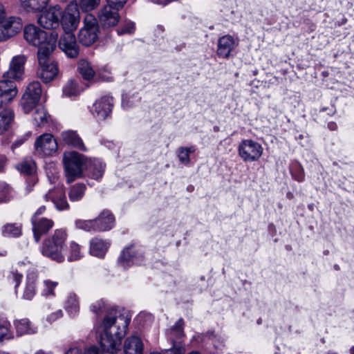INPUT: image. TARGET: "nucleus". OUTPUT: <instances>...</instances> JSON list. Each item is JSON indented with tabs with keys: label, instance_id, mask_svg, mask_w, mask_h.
<instances>
[{
	"label": "nucleus",
	"instance_id": "1",
	"mask_svg": "<svg viewBox=\"0 0 354 354\" xmlns=\"http://www.w3.org/2000/svg\"><path fill=\"white\" fill-rule=\"evenodd\" d=\"M25 62L26 57L24 55L14 57L8 71L3 73V80L0 81V135L9 129L14 119V113L8 104L17 96L18 90L12 80L22 79Z\"/></svg>",
	"mask_w": 354,
	"mask_h": 354
},
{
	"label": "nucleus",
	"instance_id": "2",
	"mask_svg": "<svg viewBox=\"0 0 354 354\" xmlns=\"http://www.w3.org/2000/svg\"><path fill=\"white\" fill-rule=\"evenodd\" d=\"M131 318L118 308L107 311L102 320L100 344L107 353H115L120 350L122 340L127 333Z\"/></svg>",
	"mask_w": 354,
	"mask_h": 354
},
{
	"label": "nucleus",
	"instance_id": "3",
	"mask_svg": "<svg viewBox=\"0 0 354 354\" xmlns=\"http://www.w3.org/2000/svg\"><path fill=\"white\" fill-rule=\"evenodd\" d=\"M57 39L58 35H53L50 41L39 47L37 51L39 66L37 74L44 83L53 80L59 73L57 64L50 57V55L56 48Z\"/></svg>",
	"mask_w": 354,
	"mask_h": 354
},
{
	"label": "nucleus",
	"instance_id": "4",
	"mask_svg": "<svg viewBox=\"0 0 354 354\" xmlns=\"http://www.w3.org/2000/svg\"><path fill=\"white\" fill-rule=\"evenodd\" d=\"M67 233L64 229H57L54 233L46 238L41 247V252L44 256L58 263L64 261L63 251Z\"/></svg>",
	"mask_w": 354,
	"mask_h": 354
},
{
	"label": "nucleus",
	"instance_id": "5",
	"mask_svg": "<svg viewBox=\"0 0 354 354\" xmlns=\"http://www.w3.org/2000/svg\"><path fill=\"white\" fill-rule=\"evenodd\" d=\"M63 162L66 182L69 184L82 177L86 157L75 151H66L63 154Z\"/></svg>",
	"mask_w": 354,
	"mask_h": 354
},
{
	"label": "nucleus",
	"instance_id": "6",
	"mask_svg": "<svg viewBox=\"0 0 354 354\" xmlns=\"http://www.w3.org/2000/svg\"><path fill=\"white\" fill-rule=\"evenodd\" d=\"M99 37V24L95 17L91 14L85 16L83 26L79 31L78 40L85 46L93 44Z\"/></svg>",
	"mask_w": 354,
	"mask_h": 354
},
{
	"label": "nucleus",
	"instance_id": "7",
	"mask_svg": "<svg viewBox=\"0 0 354 354\" xmlns=\"http://www.w3.org/2000/svg\"><path fill=\"white\" fill-rule=\"evenodd\" d=\"M80 23L79 6L76 1H71L65 10H62L59 24L62 25L64 32H73Z\"/></svg>",
	"mask_w": 354,
	"mask_h": 354
},
{
	"label": "nucleus",
	"instance_id": "8",
	"mask_svg": "<svg viewBox=\"0 0 354 354\" xmlns=\"http://www.w3.org/2000/svg\"><path fill=\"white\" fill-rule=\"evenodd\" d=\"M263 152V148L261 145L252 139L243 140L238 147L239 155L245 162L259 160Z\"/></svg>",
	"mask_w": 354,
	"mask_h": 354
},
{
	"label": "nucleus",
	"instance_id": "9",
	"mask_svg": "<svg viewBox=\"0 0 354 354\" xmlns=\"http://www.w3.org/2000/svg\"><path fill=\"white\" fill-rule=\"evenodd\" d=\"M53 35L58 34L52 32L49 35L33 24H28L24 27V36L25 39L31 45L41 47L50 41Z\"/></svg>",
	"mask_w": 354,
	"mask_h": 354
},
{
	"label": "nucleus",
	"instance_id": "10",
	"mask_svg": "<svg viewBox=\"0 0 354 354\" xmlns=\"http://www.w3.org/2000/svg\"><path fill=\"white\" fill-rule=\"evenodd\" d=\"M41 87L39 82L30 83L21 99V106L24 111L28 113L38 104L41 95Z\"/></svg>",
	"mask_w": 354,
	"mask_h": 354
},
{
	"label": "nucleus",
	"instance_id": "11",
	"mask_svg": "<svg viewBox=\"0 0 354 354\" xmlns=\"http://www.w3.org/2000/svg\"><path fill=\"white\" fill-rule=\"evenodd\" d=\"M143 261V255L134 244H131L122 251L118 259V266L126 270L133 265H138Z\"/></svg>",
	"mask_w": 354,
	"mask_h": 354
},
{
	"label": "nucleus",
	"instance_id": "12",
	"mask_svg": "<svg viewBox=\"0 0 354 354\" xmlns=\"http://www.w3.org/2000/svg\"><path fill=\"white\" fill-rule=\"evenodd\" d=\"M62 8L59 6L50 7L38 17V24L46 29H55L59 26Z\"/></svg>",
	"mask_w": 354,
	"mask_h": 354
},
{
	"label": "nucleus",
	"instance_id": "13",
	"mask_svg": "<svg viewBox=\"0 0 354 354\" xmlns=\"http://www.w3.org/2000/svg\"><path fill=\"white\" fill-rule=\"evenodd\" d=\"M119 10L109 4L104 6L97 13V22L103 28H110L116 26L120 20Z\"/></svg>",
	"mask_w": 354,
	"mask_h": 354
},
{
	"label": "nucleus",
	"instance_id": "14",
	"mask_svg": "<svg viewBox=\"0 0 354 354\" xmlns=\"http://www.w3.org/2000/svg\"><path fill=\"white\" fill-rule=\"evenodd\" d=\"M35 148L37 154L41 156H51L56 152L57 143L52 134L44 133L37 138Z\"/></svg>",
	"mask_w": 354,
	"mask_h": 354
},
{
	"label": "nucleus",
	"instance_id": "15",
	"mask_svg": "<svg viewBox=\"0 0 354 354\" xmlns=\"http://www.w3.org/2000/svg\"><path fill=\"white\" fill-rule=\"evenodd\" d=\"M59 47L69 58L74 59L79 55L80 48L73 32H64L59 41Z\"/></svg>",
	"mask_w": 354,
	"mask_h": 354
},
{
	"label": "nucleus",
	"instance_id": "16",
	"mask_svg": "<svg viewBox=\"0 0 354 354\" xmlns=\"http://www.w3.org/2000/svg\"><path fill=\"white\" fill-rule=\"evenodd\" d=\"M113 106V97L105 95L95 102L93 105L92 113L98 120H103L111 114Z\"/></svg>",
	"mask_w": 354,
	"mask_h": 354
},
{
	"label": "nucleus",
	"instance_id": "17",
	"mask_svg": "<svg viewBox=\"0 0 354 354\" xmlns=\"http://www.w3.org/2000/svg\"><path fill=\"white\" fill-rule=\"evenodd\" d=\"M46 201H51L55 208L59 211L68 210L69 204L67 202L65 190L63 187L58 186L49 191L44 195Z\"/></svg>",
	"mask_w": 354,
	"mask_h": 354
},
{
	"label": "nucleus",
	"instance_id": "18",
	"mask_svg": "<svg viewBox=\"0 0 354 354\" xmlns=\"http://www.w3.org/2000/svg\"><path fill=\"white\" fill-rule=\"evenodd\" d=\"M31 223L33 236L37 243L40 241L43 235L47 234L54 226L53 221L46 217L37 218L35 216H32Z\"/></svg>",
	"mask_w": 354,
	"mask_h": 354
},
{
	"label": "nucleus",
	"instance_id": "19",
	"mask_svg": "<svg viewBox=\"0 0 354 354\" xmlns=\"http://www.w3.org/2000/svg\"><path fill=\"white\" fill-rule=\"evenodd\" d=\"M60 141L63 145L77 149L82 151H86L87 149L76 131L66 130L60 134Z\"/></svg>",
	"mask_w": 354,
	"mask_h": 354
},
{
	"label": "nucleus",
	"instance_id": "20",
	"mask_svg": "<svg viewBox=\"0 0 354 354\" xmlns=\"http://www.w3.org/2000/svg\"><path fill=\"white\" fill-rule=\"evenodd\" d=\"M95 232H104L111 230L115 225V216L110 210L104 209L93 219Z\"/></svg>",
	"mask_w": 354,
	"mask_h": 354
},
{
	"label": "nucleus",
	"instance_id": "21",
	"mask_svg": "<svg viewBox=\"0 0 354 354\" xmlns=\"http://www.w3.org/2000/svg\"><path fill=\"white\" fill-rule=\"evenodd\" d=\"M237 42L231 35H224L218 40L216 54L221 58L227 59L235 48Z\"/></svg>",
	"mask_w": 354,
	"mask_h": 354
},
{
	"label": "nucleus",
	"instance_id": "22",
	"mask_svg": "<svg viewBox=\"0 0 354 354\" xmlns=\"http://www.w3.org/2000/svg\"><path fill=\"white\" fill-rule=\"evenodd\" d=\"M105 167V164L100 159L86 158L84 169L87 170L91 178L99 180L104 174Z\"/></svg>",
	"mask_w": 354,
	"mask_h": 354
},
{
	"label": "nucleus",
	"instance_id": "23",
	"mask_svg": "<svg viewBox=\"0 0 354 354\" xmlns=\"http://www.w3.org/2000/svg\"><path fill=\"white\" fill-rule=\"evenodd\" d=\"M3 23L4 30L8 35V39L16 35L23 28L21 19L19 17L11 16L8 18L5 17L3 19Z\"/></svg>",
	"mask_w": 354,
	"mask_h": 354
},
{
	"label": "nucleus",
	"instance_id": "24",
	"mask_svg": "<svg viewBox=\"0 0 354 354\" xmlns=\"http://www.w3.org/2000/svg\"><path fill=\"white\" fill-rule=\"evenodd\" d=\"M110 243L99 238H93L90 241V253L91 255L98 258H104Z\"/></svg>",
	"mask_w": 354,
	"mask_h": 354
},
{
	"label": "nucleus",
	"instance_id": "25",
	"mask_svg": "<svg viewBox=\"0 0 354 354\" xmlns=\"http://www.w3.org/2000/svg\"><path fill=\"white\" fill-rule=\"evenodd\" d=\"M37 279V274L32 270L29 271L26 277V286L23 293V299L31 300L36 293V281Z\"/></svg>",
	"mask_w": 354,
	"mask_h": 354
},
{
	"label": "nucleus",
	"instance_id": "26",
	"mask_svg": "<svg viewBox=\"0 0 354 354\" xmlns=\"http://www.w3.org/2000/svg\"><path fill=\"white\" fill-rule=\"evenodd\" d=\"M125 354H143V344L141 339L136 336L128 337L124 345Z\"/></svg>",
	"mask_w": 354,
	"mask_h": 354
},
{
	"label": "nucleus",
	"instance_id": "27",
	"mask_svg": "<svg viewBox=\"0 0 354 354\" xmlns=\"http://www.w3.org/2000/svg\"><path fill=\"white\" fill-rule=\"evenodd\" d=\"M20 6L27 12H39L45 8L50 0H19Z\"/></svg>",
	"mask_w": 354,
	"mask_h": 354
},
{
	"label": "nucleus",
	"instance_id": "28",
	"mask_svg": "<svg viewBox=\"0 0 354 354\" xmlns=\"http://www.w3.org/2000/svg\"><path fill=\"white\" fill-rule=\"evenodd\" d=\"M77 71L85 80H92L95 74L91 63L85 59H81L78 61Z\"/></svg>",
	"mask_w": 354,
	"mask_h": 354
},
{
	"label": "nucleus",
	"instance_id": "29",
	"mask_svg": "<svg viewBox=\"0 0 354 354\" xmlns=\"http://www.w3.org/2000/svg\"><path fill=\"white\" fill-rule=\"evenodd\" d=\"M33 120L38 127H45L51 121V116L44 107H38L33 113Z\"/></svg>",
	"mask_w": 354,
	"mask_h": 354
},
{
	"label": "nucleus",
	"instance_id": "30",
	"mask_svg": "<svg viewBox=\"0 0 354 354\" xmlns=\"http://www.w3.org/2000/svg\"><path fill=\"white\" fill-rule=\"evenodd\" d=\"M1 234L5 237L15 238L21 235V225L6 223L1 227Z\"/></svg>",
	"mask_w": 354,
	"mask_h": 354
},
{
	"label": "nucleus",
	"instance_id": "31",
	"mask_svg": "<svg viewBox=\"0 0 354 354\" xmlns=\"http://www.w3.org/2000/svg\"><path fill=\"white\" fill-rule=\"evenodd\" d=\"M80 93L78 83L74 80H69L62 88L63 96L66 97L73 98L79 95Z\"/></svg>",
	"mask_w": 354,
	"mask_h": 354
},
{
	"label": "nucleus",
	"instance_id": "32",
	"mask_svg": "<svg viewBox=\"0 0 354 354\" xmlns=\"http://www.w3.org/2000/svg\"><path fill=\"white\" fill-rule=\"evenodd\" d=\"M86 187L83 183H76L71 186L68 192V198L71 202L80 201L84 196Z\"/></svg>",
	"mask_w": 354,
	"mask_h": 354
},
{
	"label": "nucleus",
	"instance_id": "33",
	"mask_svg": "<svg viewBox=\"0 0 354 354\" xmlns=\"http://www.w3.org/2000/svg\"><path fill=\"white\" fill-rule=\"evenodd\" d=\"M15 326L18 335L33 334L36 332V330L31 327L30 322L28 319H21L15 321Z\"/></svg>",
	"mask_w": 354,
	"mask_h": 354
},
{
	"label": "nucleus",
	"instance_id": "34",
	"mask_svg": "<svg viewBox=\"0 0 354 354\" xmlns=\"http://www.w3.org/2000/svg\"><path fill=\"white\" fill-rule=\"evenodd\" d=\"M10 323L4 317H0V342L13 338Z\"/></svg>",
	"mask_w": 354,
	"mask_h": 354
},
{
	"label": "nucleus",
	"instance_id": "35",
	"mask_svg": "<svg viewBox=\"0 0 354 354\" xmlns=\"http://www.w3.org/2000/svg\"><path fill=\"white\" fill-rule=\"evenodd\" d=\"M65 308L71 316H75L80 310L79 301L75 294H70L65 304Z\"/></svg>",
	"mask_w": 354,
	"mask_h": 354
},
{
	"label": "nucleus",
	"instance_id": "36",
	"mask_svg": "<svg viewBox=\"0 0 354 354\" xmlns=\"http://www.w3.org/2000/svg\"><path fill=\"white\" fill-rule=\"evenodd\" d=\"M196 148L194 146L189 147H179L177 150V156L182 164L189 165L190 162L189 154L194 153Z\"/></svg>",
	"mask_w": 354,
	"mask_h": 354
},
{
	"label": "nucleus",
	"instance_id": "37",
	"mask_svg": "<svg viewBox=\"0 0 354 354\" xmlns=\"http://www.w3.org/2000/svg\"><path fill=\"white\" fill-rule=\"evenodd\" d=\"M13 196L12 189L6 183H0V203L10 201Z\"/></svg>",
	"mask_w": 354,
	"mask_h": 354
},
{
	"label": "nucleus",
	"instance_id": "38",
	"mask_svg": "<svg viewBox=\"0 0 354 354\" xmlns=\"http://www.w3.org/2000/svg\"><path fill=\"white\" fill-rule=\"evenodd\" d=\"M17 169L26 175H31L35 171V164L32 159H25L17 166Z\"/></svg>",
	"mask_w": 354,
	"mask_h": 354
},
{
	"label": "nucleus",
	"instance_id": "39",
	"mask_svg": "<svg viewBox=\"0 0 354 354\" xmlns=\"http://www.w3.org/2000/svg\"><path fill=\"white\" fill-rule=\"evenodd\" d=\"M76 228L86 232H95V223L93 219L82 220L77 219L75 221Z\"/></svg>",
	"mask_w": 354,
	"mask_h": 354
},
{
	"label": "nucleus",
	"instance_id": "40",
	"mask_svg": "<svg viewBox=\"0 0 354 354\" xmlns=\"http://www.w3.org/2000/svg\"><path fill=\"white\" fill-rule=\"evenodd\" d=\"M82 252L80 245L75 242H71L69 246V254L68 256V260L69 261H77L82 257Z\"/></svg>",
	"mask_w": 354,
	"mask_h": 354
},
{
	"label": "nucleus",
	"instance_id": "41",
	"mask_svg": "<svg viewBox=\"0 0 354 354\" xmlns=\"http://www.w3.org/2000/svg\"><path fill=\"white\" fill-rule=\"evenodd\" d=\"M173 346L171 348L165 350L163 353H154L151 354H185V348L181 342L172 340Z\"/></svg>",
	"mask_w": 354,
	"mask_h": 354
},
{
	"label": "nucleus",
	"instance_id": "42",
	"mask_svg": "<svg viewBox=\"0 0 354 354\" xmlns=\"http://www.w3.org/2000/svg\"><path fill=\"white\" fill-rule=\"evenodd\" d=\"M113 307H108L102 300L97 301L91 306V310L97 315H100L103 313L106 314L107 311L110 310Z\"/></svg>",
	"mask_w": 354,
	"mask_h": 354
},
{
	"label": "nucleus",
	"instance_id": "43",
	"mask_svg": "<svg viewBox=\"0 0 354 354\" xmlns=\"http://www.w3.org/2000/svg\"><path fill=\"white\" fill-rule=\"evenodd\" d=\"M100 0H80V7L84 12L94 10L100 4Z\"/></svg>",
	"mask_w": 354,
	"mask_h": 354
},
{
	"label": "nucleus",
	"instance_id": "44",
	"mask_svg": "<svg viewBox=\"0 0 354 354\" xmlns=\"http://www.w3.org/2000/svg\"><path fill=\"white\" fill-rule=\"evenodd\" d=\"M44 285V288L42 290L41 295L44 297L54 296V289L57 286V283L50 280H45Z\"/></svg>",
	"mask_w": 354,
	"mask_h": 354
},
{
	"label": "nucleus",
	"instance_id": "45",
	"mask_svg": "<svg viewBox=\"0 0 354 354\" xmlns=\"http://www.w3.org/2000/svg\"><path fill=\"white\" fill-rule=\"evenodd\" d=\"M8 280L10 282L15 283V288H17L23 278L22 274L19 273L17 270L12 268L7 276Z\"/></svg>",
	"mask_w": 354,
	"mask_h": 354
},
{
	"label": "nucleus",
	"instance_id": "46",
	"mask_svg": "<svg viewBox=\"0 0 354 354\" xmlns=\"http://www.w3.org/2000/svg\"><path fill=\"white\" fill-rule=\"evenodd\" d=\"M183 326H184V321L182 318L179 319L176 324L171 328V332L173 336L176 338H180L183 336Z\"/></svg>",
	"mask_w": 354,
	"mask_h": 354
},
{
	"label": "nucleus",
	"instance_id": "47",
	"mask_svg": "<svg viewBox=\"0 0 354 354\" xmlns=\"http://www.w3.org/2000/svg\"><path fill=\"white\" fill-rule=\"evenodd\" d=\"M206 337L212 342L216 349H221L224 346L223 338L218 336L214 332L207 333Z\"/></svg>",
	"mask_w": 354,
	"mask_h": 354
},
{
	"label": "nucleus",
	"instance_id": "48",
	"mask_svg": "<svg viewBox=\"0 0 354 354\" xmlns=\"http://www.w3.org/2000/svg\"><path fill=\"white\" fill-rule=\"evenodd\" d=\"M134 30V23L132 21H126L123 26L117 29V32L118 35H124L132 33Z\"/></svg>",
	"mask_w": 354,
	"mask_h": 354
},
{
	"label": "nucleus",
	"instance_id": "49",
	"mask_svg": "<svg viewBox=\"0 0 354 354\" xmlns=\"http://www.w3.org/2000/svg\"><path fill=\"white\" fill-rule=\"evenodd\" d=\"M297 169V172L292 171V177L298 182H302L304 180L305 175L303 168L300 165H297L295 167Z\"/></svg>",
	"mask_w": 354,
	"mask_h": 354
},
{
	"label": "nucleus",
	"instance_id": "50",
	"mask_svg": "<svg viewBox=\"0 0 354 354\" xmlns=\"http://www.w3.org/2000/svg\"><path fill=\"white\" fill-rule=\"evenodd\" d=\"M62 315H63V313H62V310H58L56 312L53 313L50 315H49L47 317L46 319L48 322L53 323V322L56 321L59 318L62 317Z\"/></svg>",
	"mask_w": 354,
	"mask_h": 354
},
{
	"label": "nucleus",
	"instance_id": "51",
	"mask_svg": "<svg viewBox=\"0 0 354 354\" xmlns=\"http://www.w3.org/2000/svg\"><path fill=\"white\" fill-rule=\"evenodd\" d=\"M107 4L117 7L118 8H122L124 5L127 3V0H106Z\"/></svg>",
	"mask_w": 354,
	"mask_h": 354
},
{
	"label": "nucleus",
	"instance_id": "52",
	"mask_svg": "<svg viewBox=\"0 0 354 354\" xmlns=\"http://www.w3.org/2000/svg\"><path fill=\"white\" fill-rule=\"evenodd\" d=\"M84 354H104L96 346H91L84 351Z\"/></svg>",
	"mask_w": 354,
	"mask_h": 354
},
{
	"label": "nucleus",
	"instance_id": "53",
	"mask_svg": "<svg viewBox=\"0 0 354 354\" xmlns=\"http://www.w3.org/2000/svg\"><path fill=\"white\" fill-rule=\"evenodd\" d=\"M8 35H7V32H6V30H4V25L2 19L1 22H0V41H4L8 40Z\"/></svg>",
	"mask_w": 354,
	"mask_h": 354
},
{
	"label": "nucleus",
	"instance_id": "54",
	"mask_svg": "<svg viewBox=\"0 0 354 354\" xmlns=\"http://www.w3.org/2000/svg\"><path fill=\"white\" fill-rule=\"evenodd\" d=\"M46 211V207L44 205H42L39 207L37 211L35 212V214L32 215V216H35L37 218H41L40 216L44 213Z\"/></svg>",
	"mask_w": 354,
	"mask_h": 354
},
{
	"label": "nucleus",
	"instance_id": "55",
	"mask_svg": "<svg viewBox=\"0 0 354 354\" xmlns=\"http://www.w3.org/2000/svg\"><path fill=\"white\" fill-rule=\"evenodd\" d=\"M7 160V158L5 156L0 155V172L4 171Z\"/></svg>",
	"mask_w": 354,
	"mask_h": 354
},
{
	"label": "nucleus",
	"instance_id": "56",
	"mask_svg": "<svg viewBox=\"0 0 354 354\" xmlns=\"http://www.w3.org/2000/svg\"><path fill=\"white\" fill-rule=\"evenodd\" d=\"M129 104V98L128 97H122V106L124 109H128L131 106Z\"/></svg>",
	"mask_w": 354,
	"mask_h": 354
},
{
	"label": "nucleus",
	"instance_id": "57",
	"mask_svg": "<svg viewBox=\"0 0 354 354\" xmlns=\"http://www.w3.org/2000/svg\"><path fill=\"white\" fill-rule=\"evenodd\" d=\"M6 12L4 6L0 2V22L6 17Z\"/></svg>",
	"mask_w": 354,
	"mask_h": 354
},
{
	"label": "nucleus",
	"instance_id": "58",
	"mask_svg": "<svg viewBox=\"0 0 354 354\" xmlns=\"http://www.w3.org/2000/svg\"><path fill=\"white\" fill-rule=\"evenodd\" d=\"M65 354H82V352L78 348H73L68 350Z\"/></svg>",
	"mask_w": 354,
	"mask_h": 354
},
{
	"label": "nucleus",
	"instance_id": "59",
	"mask_svg": "<svg viewBox=\"0 0 354 354\" xmlns=\"http://www.w3.org/2000/svg\"><path fill=\"white\" fill-rule=\"evenodd\" d=\"M101 79H102V80H103V81H107V82L112 81V80H113V78H112L111 77H110V76H106V75L102 76V77H101Z\"/></svg>",
	"mask_w": 354,
	"mask_h": 354
},
{
	"label": "nucleus",
	"instance_id": "60",
	"mask_svg": "<svg viewBox=\"0 0 354 354\" xmlns=\"http://www.w3.org/2000/svg\"><path fill=\"white\" fill-rule=\"evenodd\" d=\"M7 254V250L5 249L0 250V257H5Z\"/></svg>",
	"mask_w": 354,
	"mask_h": 354
},
{
	"label": "nucleus",
	"instance_id": "61",
	"mask_svg": "<svg viewBox=\"0 0 354 354\" xmlns=\"http://www.w3.org/2000/svg\"><path fill=\"white\" fill-rule=\"evenodd\" d=\"M35 354H50V353H46L43 351H38Z\"/></svg>",
	"mask_w": 354,
	"mask_h": 354
},
{
	"label": "nucleus",
	"instance_id": "62",
	"mask_svg": "<svg viewBox=\"0 0 354 354\" xmlns=\"http://www.w3.org/2000/svg\"><path fill=\"white\" fill-rule=\"evenodd\" d=\"M350 353H351V354H354V346L351 348Z\"/></svg>",
	"mask_w": 354,
	"mask_h": 354
},
{
	"label": "nucleus",
	"instance_id": "63",
	"mask_svg": "<svg viewBox=\"0 0 354 354\" xmlns=\"http://www.w3.org/2000/svg\"><path fill=\"white\" fill-rule=\"evenodd\" d=\"M188 354H201V353L198 351H192L191 353H189Z\"/></svg>",
	"mask_w": 354,
	"mask_h": 354
},
{
	"label": "nucleus",
	"instance_id": "64",
	"mask_svg": "<svg viewBox=\"0 0 354 354\" xmlns=\"http://www.w3.org/2000/svg\"><path fill=\"white\" fill-rule=\"evenodd\" d=\"M287 197L289 198H291L292 197V194L291 193H288L287 194Z\"/></svg>",
	"mask_w": 354,
	"mask_h": 354
}]
</instances>
